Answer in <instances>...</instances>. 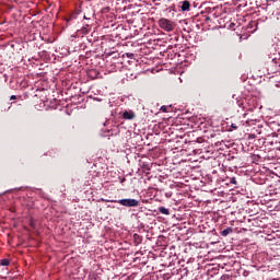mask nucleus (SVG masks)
<instances>
[{"instance_id":"9d476101","label":"nucleus","mask_w":280,"mask_h":280,"mask_svg":"<svg viewBox=\"0 0 280 280\" xmlns=\"http://www.w3.org/2000/svg\"><path fill=\"white\" fill-rule=\"evenodd\" d=\"M230 183H232V185H235V177H233Z\"/></svg>"},{"instance_id":"423d86ee","label":"nucleus","mask_w":280,"mask_h":280,"mask_svg":"<svg viewBox=\"0 0 280 280\" xmlns=\"http://www.w3.org/2000/svg\"><path fill=\"white\" fill-rule=\"evenodd\" d=\"M160 213H162L163 215H170V210L165 207H160L159 208Z\"/></svg>"},{"instance_id":"0eeeda50","label":"nucleus","mask_w":280,"mask_h":280,"mask_svg":"<svg viewBox=\"0 0 280 280\" xmlns=\"http://www.w3.org/2000/svg\"><path fill=\"white\" fill-rule=\"evenodd\" d=\"M0 266H10V260L4 258L0 261Z\"/></svg>"},{"instance_id":"f257e3e1","label":"nucleus","mask_w":280,"mask_h":280,"mask_svg":"<svg viewBox=\"0 0 280 280\" xmlns=\"http://www.w3.org/2000/svg\"><path fill=\"white\" fill-rule=\"evenodd\" d=\"M159 25L161 30H164V32H174V28L176 27V24L172 22V20H167L165 18L159 20Z\"/></svg>"},{"instance_id":"6e6552de","label":"nucleus","mask_w":280,"mask_h":280,"mask_svg":"<svg viewBox=\"0 0 280 280\" xmlns=\"http://www.w3.org/2000/svg\"><path fill=\"white\" fill-rule=\"evenodd\" d=\"M160 110H162V113H167V106L163 105Z\"/></svg>"},{"instance_id":"20e7f679","label":"nucleus","mask_w":280,"mask_h":280,"mask_svg":"<svg viewBox=\"0 0 280 280\" xmlns=\"http://www.w3.org/2000/svg\"><path fill=\"white\" fill-rule=\"evenodd\" d=\"M189 8H191V4L188 0H185L182 4V12H189Z\"/></svg>"},{"instance_id":"f03ea898","label":"nucleus","mask_w":280,"mask_h":280,"mask_svg":"<svg viewBox=\"0 0 280 280\" xmlns=\"http://www.w3.org/2000/svg\"><path fill=\"white\" fill-rule=\"evenodd\" d=\"M113 202H118L122 207H139V200L137 199H120L118 201L114 200Z\"/></svg>"},{"instance_id":"39448f33","label":"nucleus","mask_w":280,"mask_h":280,"mask_svg":"<svg viewBox=\"0 0 280 280\" xmlns=\"http://www.w3.org/2000/svg\"><path fill=\"white\" fill-rule=\"evenodd\" d=\"M231 233H233V228H226L225 230H223V231L221 232V235H222L223 237H226L228 235H231Z\"/></svg>"},{"instance_id":"9b49d317","label":"nucleus","mask_w":280,"mask_h":280,"mask_svg":"<svg viewBox=\"0 0 280 280\" xmlns=\"http://www.w3.org/2000/svg\"><path fill=\"white\" fill-rule=\"evenodd\" d=\"M10 100H16V95H11Z\"/></svg>"},{"instance_id":"1a4fd4ad","label":"nucleus","mask_w":280,"mask_h":280,"mask_svg":"<svg viewBox=\"0 0 280 280\" xmlns=\"http://www.w3.org/2000/svg\"><path fill=\"white\" fill-rule=\"evenodd\" d=\"M126 56H127V58H135V54H132V52H127Z\"/></svg>"},{"instance_id":"7ed1b4c3","label":"nucleus","mask_w":280,"mask_h":280,"mask_svg":"<svg viewBox=\"0 0 280 280\" xmlns=\"http://www.w3.org/2000/svg\"><path fill=\"white\" fill-rule=\"evenodd\" d=\"M135 117H137V115L132 110H125L122 113V118L125 119H135Z\"/></svg>"}]
</instances>
